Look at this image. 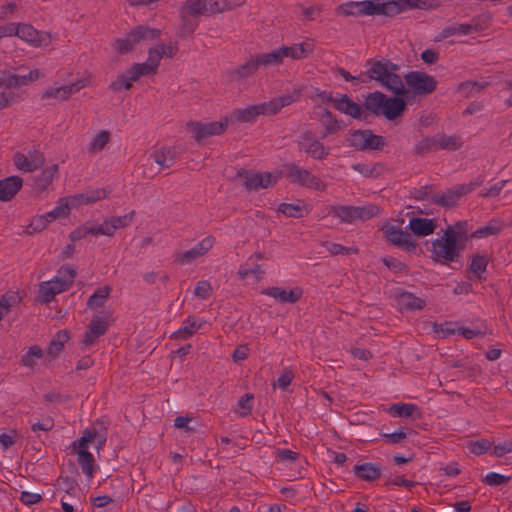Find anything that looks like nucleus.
<instances>
[{
    "instance_id": "f257e3e1",
    "label": "nucleus",
    "mask_w": 512,
    "mask_h": 512,
    "mask_svg": "<svg viewBox=\"0 0 512 512\" xmlns=\"http://www.w3.org/2000/svg\"><path fill=\"white\" fill-rule=\"evenodd\" d=\"M442 0H363L342 4L338 11L343 15H394L402 11L419 8L428 9L440 5Z\"/></svg>"
},
{
    "instance_id": "f03ea898",
    "label": "nucleus",
    "mask_w": 512,
    "mask_h": 512,
    "mask_svg": "<svg viewBox=\"0 0 512 512\" xmlns=\"http://www.w3.org/2000/svg\"><path fill=\"white\" fill-rule=\"evenodd\" d=\"M107 440V433L104 428L93 426L86 429L82 436L72 443V452L77 457L82 472L91 480L97 470L95 458L90 452L94 449L97 453L103 449Z\"/></svg>"
},
{
    "instance_id": "7ed1b4c3",
    "label": "nucleus",
    "mask_w": 512,
    "mask_h": 512,
    "mask_svg": "<svg viewBox=\"0 0 512 512\" xmlns=\"http://www.w3.org/2000/svg\"><path fill=\"white\" fill-rule=\"evenodd\" d=\"M244 0H190L183 3L180 15L183 21L179 28V35L184 36L194 31L196 23L188 18H196L199 16H208L221 13L241 5Z\"/></svg>"
},
{
    "instance_id": "20e7f679",
    "label": "nucleus",
    "mask_w": 512,
    "mask_h": 512,
    "mask_svg": "<svg viewBox=\"0 0 512 512\" xmlns=\"http://www.w3.org/2000/svg\"><path fill=\"white\" fill-rule=\"evenodd\" d=\"M465 239L466 232L463 224L448 226L444 234L432 242L433 260L442 264L455 261L463 248Z\"/></svg>"
},
{
    "instance_id": "39448f33",
    "label": "nucleus",
    "mask_w": 512,
    "mask_h": 512,
    "mask_svg": "<svg viewBox=\"0 0 512 512\" xmlns=\"http://www.w3.org/2000/svg\"><path fill=\"white\" fill-rule=\"evenodd\" d=\"M107 195L104 189L89 190L80 194L62 197L57 200L54 208L48 212V216L52 221L65 219L69 216L72 210L79 208L82 205L94 203L105 198Z\"/></svg>"
},
{
    "instance_id": "423d86ee",
    "label": "nucleus",
    "mask_w": 512,
    "mask_h": 512,
    "mask_svg": "<svg viewBox=\"0 0 512 512\" xmlns=\"http://www.w3.org/2000/svg\"><path fill=\"white\" fill-rule=\"evenodd\" d=\"M297 98L298 95L296 93L287 94L274 98L268 103L251 105L246 108L235 111L231 115V119H235L240 122H252L256 119L258 115H270L277 113L282 107L293 103L294 101L297 100Z\"/></svg>"
},
{
    "instance_id": "0eeeda50",
    "label": "nucleus",
    "mask_w": 512,
    "mask_h": 512,
    "mask_svg": "<svg viewBox=\"0 0 512 512\" xmlns=\"http://www.w3.org/2000/svg\"><path fill=\"white\" fill-rule=\"evenodd\" d=\"M75 276L76 272L72 267L62 266L53 278L39 285L40 301L43 303L52 301L57 294L64 292L72 285Z\"/></svg>"
},
{
    "instance_id": "6e6552de",
    "label": "nucleus",
    "mask_w": 512,
    "mask_h": 512,
    "mask_svg": "<svg viewBox=\"0 0 512 512\" xmlns=\"http://www.w3.org/2000/svg\"><path fill=\"white\" fill-rule=\"evenodd\" d=\"M365 106L373 113L393 120L403 113L405 102L400 98L386 97L380 92H374L366 97Z\"/></svg>"
},
{
    "instance_id": "1a4fd4ad",
    "label": "nucleus",
    "mask_w": 512,
    "mask_h": 512,
    "mask_svg": "<svg viewBox=\"0 0 512 512\" xmlns=\"http://www.w3.org/2000/svg\"><path fill=\"white\" fill-rule=\"evenodd\" d=\"M394 69V65L378 61L371 65L366 74L369 80H376L388 90L399 94L403 92L404 84L401 77L394 72Z\"/></svg>"
},
{
    "instance_id": "9d476101",
    "label": "nucleus",
    "mask_w": 512,
    "mask_h": 512,
    "mask_svg": "<svg viewBox=\"0 0 512 512\" xmlns=\"http://www.w3.org/2000/svg\"><path fill=\"white\" fill-rule=\"evenodd\" d=\"M379 209L377 206L369 204L364 206H335L330 213L340 222L353 223L357 220H367L377 215Z\"/></svg>"
},
{
    "instance_id": "9b49d317",
    "label": "nucleus",
    "mask_w": 512,
    "mask_h": 512,
    "mask_svg": "<svg viewBox=\"0 0 512 512\" xmlns=\"http://www.w3.org/2000/svg\"><path fill=\"white\" fill-rule=\"evenodd\" d=\"M159 36V31L144 26L131 30L124 37L115 40L113 48L116 52L124 54L131 51L141 40H152Z\"/></svg>"
},
{
    "instance_id": "f8f14e48",
    "label": "nucleus",
    "mask_w": 512,
    "mask_h": 512,
    "mask_svg": "<svg viewBox=\"0 0 512 512\" xmlns=\"http://www.w3.org/2000/svg\"><path fill=\"white\" fill-rule=\"evenodd\" d=\"M91 76L85 73L78 77L75 81H71L68 84H64L58 87H51L47 89L43 98L52 99L55 101H61L68 99L71 95L79 92L81 89L90 85Z\"/></svg>"
},
{
    "instance_id": "ddd939ff",
    "label": "nucleus",
    "mask_w": 512,
    "mask_h": 512,
    "mask_svg": "<svg viewBox=\"0 0 512 512\" xmlns=\"http://www.w3.org/2000/svg\"><path fill=\"white\" fill-rule=\"evenodd\" d=\"M402 224L403 220L399 224L393 221H387L382 225V230L389 242L404 250L410 251L415 248L416 242L409 233L402 230Z\"/></svg>"
},
{
    "instance_id": "4468645a",
    "label": "nucleus",
    "mask_w": 512,
    "mask_h": 512,
    "mask_svg": "<svg viewBox=\"0 0 512 512\" xmlns=\"http://www.w3.org/2000/svg\"><path fill=\"white\" fill-rule=\"evenodd\" d=\"M280 178V174L278 172L275 173H257V172H248L241 171L237 174V180L246 187L248 190H255L258 188H268L274 185L278 179Z\"/></svg>"
},
{
    "instance_id": "2eb2a0df",
    "label": "nucleus",
    "mask_w": 512,
    "mask_h": 512,
    "mask_svg": "<svg viewBox=\"0 0 512 512\" xmlns=\"http://www.w3.org/2000/svg\"><path fill=\"white\" fill-rule=\"evenodd\" d=\"M16 30L15 36L33 47L46 48L52 41L49 33L38 31L27 23H17Z\"/></svg>"
},
{
    "instance_id": "dca6fc26",
    "label": "nucleus",
    "mask_w": 512,
    "mask_h": 512,
    "mask_svg": "<svg viewBox=\"0 0 512 512\" xmlns=\"http://www.w3.org/2000/svg\"><path fill=\"white\" fill-rule=\"evenodd\" d=\"M284 59L285 51L283 50V47H280L270 52L263 53L257 56L255 59L250 60L241 67L239 74L241 76H246L261 65H278L282 63Z\"/></svg>"
},
{
    "instance_id": "f3484780",
    "label": "nucleus",
    "mask_w": 512,
    "mask_h": 512,
    "mask_svg": "<svg viewBox=\"0 0 512 512\" xmlns=\"http://www.w3.org/2000/svg\"><path fill=\"white\" fill-rule=\"evenodd\" d=\"M147 75L150 74L144 69L142 64L135 63L117 76L111 83V88L115 91L128 90L134 82Z\"/></svg>"
},
{
    "instance_id": "a211bd4d",
    "label": "nucleus",
    "mask_w": 512,
    "mask_h": 512,
    "mask_svg": "<svg viewBox=\"0 0 512 512\" xmlns=\"http://www.w3.org/2000/svg\"><path fill=\"white\" fill-rule=\"evenodd\" d=\"M409 88L416 94H427L436 87V80L433 76L423 72L413 71L405 76Z\"/></svg>"
},
{
    "instance_id": "6ab92c4d",
    "label": "nucleus",
    "mask_w": 512,
    "mask_h": 512,
    "mask_svg": "<svg viewBox=\"0 0 512 512\" xmlns=\"http://www.w3.org/2000/svg\"><path fill=\"white\" fill-rule=\"evenodd\" d=\"M44 155L36 149L29 150L27 153L18 152L14 155V164L16 168L23 172H32L44 164Z\"/></svg>"
},
{
    "instance_id": "aec40b11",
    "label": "nucleus",
    "mask_w": 512,
    "mask_h": 512,
    "mask_svg": "<svg viewBox=\"0 0 512 512\" xmlns=\"http://www.w3.org/2000/svg\"><path fill=\"white\" fill-rule=\"evenodd\" d=\"M351 144L358 149H380L385 145L382 136L374 135L369 130L355 131L350 136Z\"/></svg>"
},
{
    "instance_id": "412c9836",
    "label": "nucleus",
    "mask_w": 512,
    "mask_h": 512,
    "mask_svg": "<svg viewBox=\"0 0 512 512\" xmlns=\"http://www.w3.org/2000/svg\"><path fill=\"white\" fill-rule=\"evenodd\" d=\"M229 119L223 118L219 121L209 123H196L192 126L193 136L197 141H202L210 136L219 135L228 127Z\"/></svg>"
},
{
    "instance_id": "4be33fe9",
    "label": "nucleus",
    "mask_w": 512,
    "mask_h": 512,
    "mask_svg": "<svg viewBox=\"0 0 512 512\" xmlns=\"http://www.w3.org/2000/svg\"><path fill=\"white\" fill-rule=\"evenodd\" d=\"M40 77L41 72L39 69H33L27 74L23 75L0 73V86H5L7 89L13 88V90H16V88L20 86L31 84L32 82L38 80Z\"/></svg>"
},
{
    "instance_id": "5701e85b",
    "label": "nucleus",
    "mask_w": 512,
    "mask_h": 512,
    "mask_svg": "<svg viewBox=\"0 0 512 512\" xmlns=\"http://www.w3.org/2000/svg\"><path fill=\"white\" fill-rule=\"evenodd\" d=\"M298 145L301 151H304L315 159H323L328 155V148L309 132L301 135Z\"/></svg>"
},
{
    "instance_id": "b1692460",
    "label": "nucleus",
    "mask_w": 512,
    "mask_h": 512,
    "mask_svg": "<svg viewBox=\"0 0 512 512\" xmlns=\"http://www.w3.org/2000/svg\"><path fill=\"white\" fill-rule=\"evenodd\" d=\"M287 178L293 182L298 183L314 189H322L324 186L322 182L309 171L303 170L296 166H290L286 174Z\"/></svg>"
},
{
    "instance_id": "393cba45",
    "label": "nucleus",
    "mask_w": 512,
    "mask_h": 512,
    "mask_svg": "<svg viewBox=\"0 0 512 512\" xmlns=\"http://www.w3.org/2000/svg\"><path fill=\"white\" fill-rule=\"evenodd\" d=\"M108 323L105 317L96 316L92 319L88 331L83 338V345L89 347L107 330Z\"/></svg>"
},
{
    "instance_id": "a878e982",
    "label": "nucleus",
    "mask_w": 512,
    "mask_h": 512,
    "mask_svg": "<svg viewBox=\"0 0 512 512\" xmlns=\"http://www.w3.org/2000/svg\"><path fill=\"white\" fill-rule=\"evenodd\" d=\"M70 340V334L67 330L58 331L50 340L46 348V361L55 359L64 349L66 343Z\"/></svg>"
},
{
    "instance_id": "bb28decb",
    "label": "nucleus",
    "mask_w": 512,
    "mask_h": 512,
    "mask_svg": "<svg viewBox=\"0 0 512 512\" xmlns=\"http://www.w3.org/2000/svg\"><path fill=\"white\" fill-rule=\"evenodd\" d=\"M263 293L280 303H295L302 295V291L299 288L284 289L280 287L267 288Z\"/></svg>"
},
{
    "instance_id": "cd10ccee",
    "label": "nucleus",
    "mask_w": 512,
    "mask_h": 512,
    "mask_svg": "<svg viewBox=\"0 0 512 512\" xmlns=\"http://www.w3.org/2000/svg\"><path fill=\"white\" fill-rule=\"evenodd\" d=\"M394 300L395 305L400 310H418L422 309L425 305V301L423 299L406 291L397 292Z\"/></svg>"
},
{
    "instance_id": "c85d7f7f",
    "label": "nucleus",
    "mask_w": 512,
    "mask_h": 512,
    "mask_svg": "<svg viewBox=\"0 0 512 512\" xmlns=\"http://www.w3.org/2000/svg\"><path fill=\"white\" fill-rule=\"evenodd\" d=\"M214 244V240L211 237H206L198 242L194 247L189 250L184 251L179 255V260L182 262H190L193 261L204 254H206Z\"/></svg>"
},
{
    "instance_id": "c756f323",
    "label": "nucleus",
    "mask_w": 512,
    "mask_h": 512,
    "mask_svg": "<svg viewBox=\"0 0 512 512\" xmlns=\"http://www.w3.org/2000/svg\"><path fill=\"white\" fill-rule=\"evenodd\" d=\"M44 358L46 359V353L42 348L37 345H33L23 354L21 362L24 367L35 371L39 369L40 363Z\"/></svg>"
},
{
    "instance_id": "7c9ffc66",
    "label": "nucleus",
    "mask_w": 512,
    "mask_h": 512,
    "mask_svg": "<svg viewBox=\"0 0 512 512\" xmlns=\"http://www.w3.org/2000/svg\"><path fill=\"white\" fill-rule=\"evenodd\" d=\"M411 231L417 236H428L432 234L436 228L433 219L412 217L408 223Z\"/></svg>"
},
{
    "instance_id": "2f4dec72",
    "label": "nucleus",
    "mask_w": 512,
    "mask_h": 512,
    "mask_svg": "<svg viewBox=\"0 0 512 512\" xmlns=\"http://www.w3.org/2000/svg\"><path fill=\"white\" fill-rule=\"evenodd\" d=\"M22 179L18 176H11L0 181V200H10L22 187Z\"/></svg>"
},
{
    "instance_id": "473e14b6",
    "label": "nucleus",
    "mask_w": 512,
    "mask_h": 512,
    "mask_svg": "<svg viewBox=\"0 0 512 512\" xmlns=\"http://www.w3.org/2000/svg\"><path fill=\"white\" fill-rule=\"evenodd\" d=\"M203 324L204 320L200 318L188 317L173 335L178 339H187L196 333Z\"/></svg>"
},
{
    "instance_id": "72a5a7b5",
    "label": "nucleus",
    "mask_w": 512,
    "mask_h": 512,
    "mask_svg": "<svg viewBox=\"0 0 512 512\" xmlns=\"http://www.w3.org/2000/svg\"><path fill=\"white\" fill-rule=\"evenodd\" d=\"M471 35V28L467 23H453L443 28L435 37L436 41H442L452 36Z\"/></svg>"
},
{
    "instance_id": "f704fd0d",
    "label": "nucleus",
    "mask_w": 512,
    "mask_h": 512,
    "mask_svg": "<svg viewBox=\"0 0 512 512\" xmlns=\"http://www.w3.org/2000/svg\"><path fill=\"white\" fill-rule=\"evenodd\" d=\"M335 108L346 115L353 118H359L361 115V108L359 104L348 98L346 95H342L340 98L334 100Z\"/></svg>"
},
{
    "instance_id": "c9c22d12",
    "label": "nucleus",
    "mask_w": 512,
    "mask_h": 512,
    "mask_svg": "<svg viewBox=\"0 0 512 512\" xmlns=\"http://www.w3.org/2000/svg\"><path fill=\"white\" fill-rule=\"evenodd\" d=\"M279 213L286 217L300 218L308 214L307 205L298 201L296 203H282L278 206Z\"/></svg>"
},
{
    "instance_id": "e433bc0d",
    "label": "nucleus",
    "mask_w": 512,
    "mask_h": 512,
    "mask_svg": "<svg viewBox=\"0 0 512 512\" xmlns=\"http://www.w3.org/2000/svg\"><path fill=\"white\" fill-rule=\"evenodd\" d=\"M61 507L64 512H82V495L80 493H66L62 496Z\"/></svg>"
},
{
    "instance_id": "4c0bfd02",
    "label": "nucleus",
    "mask_w": 512,
    "mask_h": 512,
    "mask_svg": "<svg viewBox=\"0 0 512 512\" xmlns=\"http://www.w3.org/2000/svg\"><path fill=\"white\" fill-rule=\"evenodd\" d=\"M21 297L17 291H8L0 296V320L7 315L11 308L19 304Z\"/></svg>"
},
{
    "instance_id": "58836bf2",
    "label": "nucleus",
    "mask_w": 512,
    "mask_h": 512,
    "mask_svg": "<svg viewBox=\"0 0 512 512\" xmlns=\"http://www.w3.org/2000/svg\"><path fill=\"white\" fill-rule=\"evenodd\" d=\"M163 57L164 55L161 50V45H157L149 50L147 60L141 64L149 74H154Z\"/></svg>"
},
{
    "instance_id": "ea45409f",
    "label": "nucleus",
    "mask_w": 512,
    "mask_h": 512,
    "mask_svg": "<svg viewBox=\"0 0 512 512\" xmlns=\"http://www.w3.org/2000/svg\"><path fill=\"white\" fill-rule=\"evenodd\" d=\"M355 474L364 480H375L380 477V467L372 463H364L354 468Z\"/></svg>"
},
{
    "instance_id": "a19ab883",
    "label": "nucleus",
    "mask_w": 512,
    "mask_h": 512,
    "mask_svg": "<svg viewBox=\"0 0 512 512\" xmlns=\"http://www.w3.org/2000/svg\"><path fill=\"white\" fill-rule=\"evenodd\" d=\"M155 163L158 165V170L170 167L175 161V152L170 148H161L153 155Z\"/></svg>"
},
{
    "instance_id": "79ce46f5",
    "label": "nucleus",
    "mask_w": 512,
    "mask_h": 512,
    "mask_svg": "<svg viewBox=\"0 0 512 512\" xmlns=\"http://www.w3.org/2000/svg\"><path fill=\"white\" fill-rule=\"evenodd\" d=\"M52 222L53 221L51 217L48 216V212L36 215L30 220V223L27 225L26 232L29 234L41 232L45 228H47L48 225L51 224Z\"/></svg>"
},
{
    "instance_id": "37998d69",
    "label": "nucleus",
    "mask_w": 512,
    "mask_h": 512,
    "mask_svg": "<svg viewBox=\"0 0 512 512\" xmlns=\"http://www.w3.org/2000/svg\"><path fill=\"white\" fill-rule=\"evenodd\" d=\"M285 51V58L301 59L308 55L312 50V45L309 43L294 44L290 47L282 46Z\"/></svg>"
},
{
    "instance_id": "c03bdc74",
    "label": "nucleus",
    "mask_w": 512,
    "mask_h": 512,
    "mask_svg": "<svg viewBox=\"0 0 512 512\" xmlns=\"http://www.w3.org/2000/svg\"><path fill=\"white\" fill-rule=\"evenodd\" d=\"M464 192H465L464 187H460L456 190H449L440 196H436L434 201L442 206L451 207V206H454L458 202L460 196Z\"/></svg>"
},
{
    "instance_id": "a18cd8bd",
    "label": "nucleus",
    "mask_w": 512,
    "mask_h": 512,
    "mask_svg": "<svg viewBox=\"0 0 512 512\" xmlns=\"http://www.w3.org/2000/svg\"><path fill=\"white\" fill-rule=\"evenodd\" d=\"M115 232V226L111 218L104 220L100 225L84 227V233L86 234L112 236Z\"/></svg>"
},
{
    "instance_id": "49530a36",
    "label": "nucleus",
    "mask_w": 512,
    "mask_h": 512,
    "mask_svg": "<svg viewBox=\"0 0 512 512\" xmlns=\"http://www.w3.org/2000/svg\"><path fill=\"white\" fill-rule=\"evenodd\" d=\"M416 411L418 407L412 403H396L388 408V412L393 417H410Z\"/></svg>"
},
{
    "instance_id": "de8ad7c7",
    "label": "nucleus",
    "mask_w": 512,
    "mask_h": 512,
    "mask_svg": "<svg viewBox=\"0 0 512 512\" xmlns=\"http://www.w3.org/2000/svg\"><path fill=\"white\" fill-rule=\"evenodd\" d=\"M461 325L453 322H446L444 324H434L433 331L438 336L448 337V336H458Z\"/></svg>"
},
{
    "instance_id": "09e8293b",
    "label": "nucleus",
    "mask_w": 512,
    "mask_h": 512,
    "mask_svg": "<svg viewBox=\"0 0 512 512\" xmlns=\"http://www.w3.org/2000/svg\"><path fill=\"white\" fill-rule=\"evenodd\" d=\"M57 172H58L57 164L48 165L47 167H45L42 170V172L38 178V184L43 188L47 187L49 184L52 183V181L54 180V178L57 175Z\"/></svg>"
},
{
    "instance_id": "8fccbe9b",
    "label": "nucleus",
    "mask_w": 512,
    "mask_h": 512,
    "mask_svg": "<svg viewBox=\"0 0 512 512\" xmlns=\"http://www.w3.org/2000/svg\"><path fill=\"white\" fill-rule=\"evenodd\" d=\"M415 149L419 153H426V152H430V151L439 150L437 135L432 136V137H424V138H422L416 144Z\"/></svg>"
},
{
    "instance_id": "3c124183",
    "label": "nucleus",
    "mask_w": 512,
    "mask_h": 512,
    "mask_svg": "<svg viewBox=\"0 0 512 512\" xmlns=\"http://www.w3.org/2000/svg\"><path fill=\"white\" fill-rule=\"evenodd\" d=\"M31 430L36 434L39 435L40 432H48L53 429L54 427V420L49 417H43L40 420L37 421H30Z\"/></svg>"
},
{
    "instance_id": "603ef678",
    "label": "nucleus",
    "mask_w": 512,
    "mask_h": 512,
    "mask_svg": "<svg viewBox=\"0 0 512 512\" xmlns=\"http://www.w3.org/2000/svg\"><path fill=\"white\" fill-rule=\"evenodd\" d=\"M437 137L439 149L455 150L461 146V141L456 136L438 134Z\"/></svg>"
},
{
    "instance_id": "864d4df0",
    "label": "nucleus",
    "mask_w": 512,
    "mask_h": 512,
    "mask_svg": "<svg viewBox=\"0 0 512 512\" xmlns=\"http://www.w3.org/2000/svg\"><path fill=\"white\" fill-rule=\"evenodd\" d=\"M0 89V109H4L14 103L19 97L18 92L13 90V88L7 89L5 86H0Z\"/></svg>"
},
{
    "instance_id": "5fc2aeb1",
    "label": "nucleus",
    "mask_w": 512,
    "mask_h": 512,
    "mask_svg": "<svg viewBox=\"0 0 512 512\" xmlns=\"http://www.w3.org/2000/svg\"><path fill=\"white\" fill-rule=\"evenodd\" d=\"M109 140V134L107 131H99L96 133L89 143V150L98 152L104 148Z\"/></svg>"
},
{
    "instance_id": "6e6d98bb",
    "label": "nucleus",
    "mask_w": 512,
    "mask_h": 512,
    "mask_svg": "<svg viewBox=\"0 0 512 512\" xmlns=\"http://www.w3.org/2000/svg\"><path fill=\"white\" fill-rule=\"evenodd\" d=\"M109 295V288L102 287L95 291L89 298L88 306L91 308L101 307Z\"/></svg>"
},
{
    "instance_id": "4d7b16f0",
    "label": "nucleus",
    "mask_w": 512,
    "mask_h": 512,
    "mask_svg": "<svg viewBox=\"0 0 512 512\" xmlns=\"http://www.w3.org/2000/svg\"><path fill=\"white\" fill-rule=\"evenodd\" d=\"M489 21L490 16L487 14H482L473 18L469 23H467L471 28V35L484 31L488 27Z\"/></svg>"
},
{
    "instance_id": "13d9d810",
    "label": "nucleus",
    "mask_w": 512,
    "mask_h": 512,
    "mask_svg": "<svg viewBox=\"0 0 512 512\" xmlns=\"http://www.w3.org/2000/svg\"><path fill=\"white\" fill-rule=\"evenodd\" d=\"M238 274L242 279H245V280L251 279L252 281L256 282L262 278L263 271L261 270L260 266L255 265L249 269L248 268H240Z\"/></svg>"
},
{
    "instance_id": "bf43d9fd",
    "label": "nucleus",
    "mask_w": 512,
    "mask_h": 512,
    "mask_svg": "<svg viewBox=\"0 0 512 512\" xmlns=\"http://www.w3.org/2000/svg\"><path fill=\"white\" fill-rule=\"evenodd\" d=\"M294 378L293 371L289 368H285L280 376L277 378L274 383V387H278L281 390H286L287 387L291 384Z\"/></svg>"
},
{
    "instance_id": "052dcab7",
    "label": "nucleus",
    "mask_w": 512,
    "mask_h": 512,
    "mask_svg": "<svg viewBox=\"0 0 512 512\" xmlns=\"http://www.w3.org/2000/svg\"><path fill=\"white\" fill-rule=\"evenodd\" d=\"M468 449L475 455L483 454L491 449V444L488 440H477L468 443Z\"/></svg>"
},
{
    "instance_id": "680f3d73",
    "label": "nucleus",
    "mask_w": 512,
    "mask_h": 512,
    "mask_svg": "<svg viewBox=\"0 0 512 512\" xmlns=\"http://www.w3.org/2000/svg\"><path fill=\"white\" fill-rule=\"evenodd\" d=\"M252 395L246 394L238 401L235 412L240 416L247 415L252 409Z\"/></svg>"
},
{
    "instance_id": "e2e57ef3",
    "label": "nucleus",
    "mask_w": 512,
    "mask_h": 512,
    "mask_svg": "<svg viewBox=\"0 0 512 512\" xmlns=\"http://www.w3.org/2000/svg\"><path fill=\"white\" fill-rule=\"evenodd\" d=\"M490 453L495 457H503L506 454L512 453V440H505L496 444Z\"/></svg>"
},
{
    "instance_id": "0e129e2a",
    "label": "nucleus",
    "mask_w": 512,
    "mask_h": 512,
    "mask_svg": "<svg viewBox=\"0 0 512 512\" xmlns=\"http://www.w3.org/2000/svg\"><path fill=\"white\" fill-rule=\"evenodd\" d=\"M212 293V287L209 282L202 280L199 281L194 288V295L200 299H207Z\"/></svg>"
},
{
    "instance_id": "69168bd1",
    "label": "nucleus",
    "mask_w": 512,
    "mask_h": 512,
    "mask_svg": "<svg viewBox=\"0 0 512 512\" xmlns=\"http://www.w3.org/2000/svg\"><path fill=\"white\" fill-rule=\"evenodd\" d=\"M509 479V476H505L496 472H489L486 474L484 482L489 486H499L508 482Z\"/></svg>"
},
{
    "instance_id": "338daca9",
    "label": "nucleus",
    "mask_w": 512,
    "mask_h": 512,
    "mask_svg": "<svg viewBox=\"0 0 512 512\" xmlns=\"http://www.w3.org/2000/svg\"><path fill=\"white\" fill-rule=\"evenodd\" d=\"M381 436L388 444H397L406 439V433L403 428H399L392 433H383Z\"/></svg>"
},
{
    "instance_id": "774afa93",
    "label": "nucleus",
    "mask_w": 512,
    "mask_h": 512,
    "mask_svg": "<svg viewBox=\"0 0 512 512\" xmlns=\"http://www.w3.org/2000/svg\"><path fill=\"white\" fill-rule=\"evenodd\" d=\"M500 230V226L497 223H490L486 226H483L473 233V237L475 238H484L490 235H494L498 233Z\"/></svg>"
}]
</instances>
